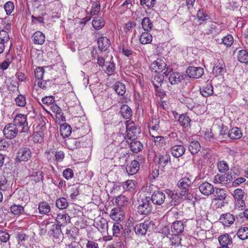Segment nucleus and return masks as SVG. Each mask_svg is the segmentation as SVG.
<instances>
[{
    "label": "nucleus",
    "instance_id": "nucleus-13",
    "mask_svg": "<svg viewBox=\"0 0 248 248\" xmlns=\"http://www.w3.org/2000/svg\"><path fill=\"white\" fill-rule=\"evenodd\" d=\"M138 162L136 160H133L130 163L126 165L125 169L128 175H133L138 172L140 169Z\"/></svg>",
    "mask_w": 248,
    "mask_h": 248
},
{
    "label": "nucleus",
    "instance_id": "nucleus-5",
    "mask_svg": "<svg viewBox=\"0 0 248 248\" xmlns=\"http://www.w3.org/2000/svg\"><path fill=\"white\" fill-rule=\"evenodd\" d=\"M3 133L6 138L12 139L20 133V130L13 123H10L5 125Z\"/></svg>",
    "mask_w": 248,
    "mask_h": 248
},
{
    "label": "nucleus",
    "instance_id": "nucleus-27",
    "mask_svg": "<svg viewBox=\"0 0 248 248\" xmlns=\"http://www.w3.org/2000/svg\"><path fill=\"white\" fill-rule=\"evenodd\" d=\"M178 122L181 126L186 128L190 125L191 120L186 114H182L179 116Z\"/></svg>",
    "mask_w": 248,
    "mask_h": 248
},
{
    "label": "nucleus",
    "instance_id": "nucleus-38",
    "mask_svg": "<svg viewBox=\"0 0 248 248\" xmlns=\"http://www.w3.org/2000/svg\"><path fill=\"white\" fill-rule=\"evenodd\" d=\"M92 25L96 30L101 29L105 25L104 20L100 17H95L92 21Z\"/></svg>",
    "mask_w": 248,
    "mask_h": 248
},
{
    "label": "nucleus",
    "instance_id": "nucleus-44",
    "mask_svg": "<svg viewBox=\"0 0 248 248\" xmlns=\"http://www.w3.org/2000/svg\"><path fill=\"white\" fill-rule=\"evenodd\" d=\"M56 206L60 209H64L68 206V202L65 198L62 197L56 201Z\"/></svg>",
    "mask_w": 248,
    "mask_h": 248
},
{
    "label": "nucleus",
    "instance_id": "nucleus-16",
    "mask_svg": "<svg viewBox=\"0 0 248 248\" xmlns=\"http://www.w3.org/2000/svg\"><path fill=\"white\" fill-rule=\"evenodd\" d=\"M220 220L224 226L229 227L233 223L235 217L232 214L226 213L222 215V217H220Z\"/></svg>",
    "mask_w": 248,
    "mask_h": 248
},
{
    "label": "nucleus",
    "instance_id": "nucleus-15",
    "mask_svg": "<svg viewBox=\"0 0 248 248\" xmlns=\"http://www.w3.org/2000/svg\"><path fill=\"white\" fill-rule=\"evenodd\" d=\"M170 150L172 155L174 157L178 158L185 154L186 149L182 145H175L171 147Z\"/></svg>",
    "mask_w": 248,
    "mask_h": 248
},
{
    "label": "nucleus",
    "instance_id": "nucleus-28",
    "mask_svg": "<svg viewBox=\"0 0 248 248\" xmlns=\"http://www.w3.org/2000/svg\"><path fill=\"white\" fill-rule=\"evenodd\" d=\"M191 182L190 180L186 177L181 178L178 182L177 186L180 188L185 189V192L188 191V187L190 185Z\"/></svg>",
    "mask_w": 248,
    "mask_h": 248
},
{
    "label": "nucleus",
    "instance_id": "nucleus-36",
    "mask_svg": "<svg viewBox=\"0 0 248 248\" xmlns=\"http://www.w3.org/2000/svg\"><path fill=\"white\" fill-rule=\"evenodd\" d=\"M72 132L71 126L67 124H63L61 125L60 133L63 137H68Z\"/></svg>",
    "mask_w": 248,
    "mask_h": 248
},
{
    "label": "nucleus",
    "instance_id": "nucleus-4",
    "mask_svg": "<svg viewBox=\"0 0 248 248\" xmlns=\"http://www.w3.org/2000/svg\"><path fill=\"white\" fill-rule=\"evenodd\" d=\"M126 136L129 140H135L140 133V128L133 122L126 123Z\"/></svg>",
    "mask_w": 248,
    "mask_h": 248
},
{
    "label": "nucleus",
    "instance_id": "nucleus-22",
    "mask_svg": "<svg viewBox=\"0 0 248 248\" xmlns=\"http://www.w3.org/2000/svg\"><path fill=\"white\" fill-rule=\"evenodd\" d=\"M56 220L60 226H64L70 222V217L66 214H59Z\"/></svg>",
    "mask_w": 248,
    "mask_h": 248
},
{
    "label": "nucleus",
    "instance_id": "nucleus-33",
    "mask_svg": "<svg viewBox=\"0 0 248 248\" xmlns=\"http://www.w3.org/2000/svg\"><path fill=\"white\" fill-rule=\"evenodd\" d=\"M141 26L145 31H149L152 29L153 24L149 17H145L142 20Z\"/></svg>",
    "mask_w": 248,
    "mask_h": 248
},
{
    "label": "nucleus",
    "instance_id": "nucleus-19",
    "mask_svg": "<svg viewBox=\"0 0 248 248\" xmlns=\"http://www.w3.org/2000/svg\"><path fill=\"white\" fill-rule=\"evenodd\" d=\"M98 46L101 51H105L109 46L110 41L106 37L101 36L98 39Z\"/></svg>",
    "mask_w": 248,
    "mask_h": 248
},
{
    "label": "nucleus",
    "instance_id": "nucleus-47",
    "mask_svg": "<svg viewBox=\"0 0 248 248\" xmlns=\"http://www.w3.org/2000/svg\"><path fill=\"white\" fill-rule=\"evenodd\" d=\"M159 120L156 118H153L150 123L149 127L153 132L157 131L159 130Z\"/></svg>",
    "mask_w": 248,
    "mask_h": 248
},
{
    "label": "nucleus",
    "instance_id": "nucleus-52",
    "mask_svg": "<svg viewBox=\"0 0 248 248\" xmlns=\"http://www.w3.org/2000/svg\"><path fill=\"white\" fill-rule=\"evenodd\" d=\"M197 16L198 18L202 21H206L210 18V16L203 9H200L198 11Z\"/></svg>",
    "mask_w": 248,
    "mask_h": 248
},
{
    "label": "nucleus",
    "instance_id": "nucleus-53",
    "mask_svg": "<svg viewBox=\"0 0 248 248\" xmlns=\"http://www.w3.org/2000/svg\"><path fill=\"white\" fill-rule=\"evenodd\" d=\"M10 39L8 32L5 30L0 31V41L7 44Z\"/></svg>",
    "mask_w": 248,
    "mask_h": 248
},
{
    "label": "nucleus",
    "instance_id": "nucleus-56",
    "mask_svg": "<svg viewBox=\"0 0 248 248\" xmlns=\"http://www.w3.org/2000/svg\"><path fill=\"white\" fill-rule=\"evenodd\" d=\"M44 133L40 132H35L33 134V140L34 142L41 143L44 140Z\"/></svg>",
    "mask_w": 248,
    "mask_h": 248
},
{
    "label": "nucleus",
    "instance_id": "nucleus-64",
    "mask_svg": "<svg viewBox=\"0 0 248 248\" xmlns=\"http://www.w3.org/2000/svg\"><path fill=\"white\" fill-rule=\"evenodd\" d=\"M54 161L57 162H61L64 157V154L62 151L54 152Z\"/></svg>",
    "mask_w": 248,
    "mask_h": 248
},
{
    "label": "nucleus",
    "instance_id": "nucleus-59",
    "mask_svg": "<svg viewBox=\"0 0 248 248\" xmlns=\"http://www.w3.org/2000/svg\"><path fill=\"white\" fill-rule=\"evenodd\" d=\"M115 202L118 206H123L125 202H127L126 197L125 196L120 195L116 198Z\"/></svg>",
    "mask_w": 248,
    "mask_h": 248
},
{
    "label": "nucleus",
    "instance_id": "nucleus-50",
    "mask_svg": "<svg viewBox=\"0 0 248 248\" xmlns=\"http://www.w3.org/2000/svg\"><path fill=\"white\" fill-rule=\"evenodd\" d=\"M119 50L120 53H122L124 55L127 57H130L135 54L134 52H133L131 49L123 46H119Z\"/></svg>",
    "mask_w": 248,
    "mask_h": 248
},
{
    "label": "nucleus",
    "instance_id": "nucleus-23",
    "mask_svg": "<svg viewBox=\"0 0 248 248\" xmlns=\"http://www.w3.org/2000/svg\"><path fill=\"white\" fill-rule=\"evenodd\" d=\"M213 85L208 83L200 89V93L203 96L208 97L213 94Z\"/></svg>",
    "mask_w": 248,
    "mask_h": 248
},
{
    "label": "nucleus",
    "instance_id": "nucleus-61",
    "mask_svg": "<svg viewBox=\"0 0 248 248\" xmlns=\"http://www.w3.org/2000/svg\"><path fill=\"white\" fill-rule=\"evenodd\" d=\"M152 135L154 138V141L155 145L160 146L165 143V139L163 136H155L154 134Z\"/></svg>",
    "mask_w": 248,
    "mask_h": 248
},
{
    "label": "nucleus",
    "instance_id": "nucleus-1",
    "mask_svg": "<svg viewBox=\"0 0 248 248\" xmlns=\"http://www.w3.org/2000/svg\"><path fill=\"white\" fill-rule=\"evenodd\" d=\"M20 130V133H26L29 130L27 115L17 114L12 123Z\"/></svg>",
    "mask_w": 248,
    "mask_h": 248
},
{
    "label": "nucleus",
    "instance_id": "nucleus-26",
    "mask_svg": "<svg viewBox=\"0 0 248 248\" xmlns=\"http://www.w3.org/2000/svg\"><path fill=\"white\" fill-rule=\"evenodd\" d=\"M188 149L192 154H197L201 149V145L197 140H192L189 142L188 146Z\"/></svg>",
    "mask_w": 248,
    "mask_h": 248
},
{
    "label": "nucleus",
    "instance_id": "nucleus-10",
    "mask_svg": "<svg viewBox=\"0 0 248 248\" xmlns=\"http://www.w3.org/2000/svg\"><path fill=\"white\" fill-rule=\"evenodd\" d=\"M165 198V195L163 192L156 191L153 193L150 199L154 204L160 205L164 202Z\"/></svg>",
    "mask_w": 248,
    "mask_h": 248
},
{
    "label": "nucleus",
    "instance_id": "nucleus-6",
    "mask_svg": "<svg viewBox=\"0 0 248 248\" xmlns=\"http://www.w3.org/2000/svg\"><path fill=\"white\" fill-rule=\"evenodd\" d=\"M31 156V152L28 147H22L17 152L16 160V162L27 161Z\"/></svg>",
    "mask_w": 248,
    "mask_h": 248
},
{
    "label": "nucleus",
    "instance_id": "nucleus-24",
    "mask_svg": "<svg viewBox=\"0 0 248 248\" xmlns=\"http://www.w3.org/2000/svg\"><path fill=\"white\" fill-rule=\"evenodd\" d=\"M242 136V133L240 128L235 127L232 128L228 134V137L232 140H236L241 138Z\"/></svg>",
    "mask_w": 248,
    "mask_h": 248
},
{
    "label": "nucleus",
    "instance_id": "nucleus-32",
    "mask_svg": "<svg viewBox=\"0 0 248 248\" xmlns=\"http://www.w3.org/2000/svg\"><path fill=\"white\" fill-rule=\"evenodd\" d=\"M164 80V77L159 74H155L152 78V83L155 88L161 86Z\"/></svg>",
    "mask_w": 248,
    "mask_h": 248
},
{
    "label": "nucleus",
    "instance_id": "nucleus-63",
    "mask_svg": "<svg viewBox=\"0 0 248 248\" xmlns=\"http://www.w3.org/2000/svg\"><path fill=\"white\" fill-rule=\"evenodd\" d=\"M121 229H122V225L118 223H114L112 228L113 234L115 236H118Z\"/></svg>",
    "mask_w": 248,
    "mask_h": 248
},
{
    "label": "nucleus",
    "instance_id": "nucleus-39",
    "mask_svg": "<svg viewBox=\"0 0 248 248\" xmlns=\"http://www.w3.org/2000/svg\"><path fill=\"white\" fill-rule=\"evenodd\" d=\"M38 103L40 105H41L43 108H44V106H43L46 105V106H49L51 105H52L53 103L55 102L54 97L52 96H45V97H43L41 101H38Z\"/></svg>",
    "mask_w": 248,
    "mask_h": 248
},
{
    "label": "nucleus",
    "instance_id": "nucleus-46",
    "mask_svg": "<svg viewBox=\"0 0 248 248\" xmlns=\"http://www.w3.org/2000/svg\"><path fill=\"white\" fill-rule=\"evenodd\" d=\"M226 197L225 190L222 188H217L216 189V194L215 195V199L216 200H223Z\"/></svg>",
    "mask_w": 248,
    "mask_h": 248
},
{
    "label": "nucleus",
    "instance_id": "nucleus-25",
    "mask_svg": "<svg viewBox=\"0 0 248 248\" xmlns=\"http://www.w3.org/2000/svg\"><path fill=\"white\" fill-rule=\"evenodd\" d=\"M222 29L221 25L216 23L212 22L210 25V29L209 33H211L213 36L217 35L222 31Z\"/></svg>",
    "mask_w": 248,
    "mask_h": 248
},
{
    "label": "nucleus",
    "instance_id": "nucleus-14",
    "mask_svg": "<svg viewBox=\"0 0 248 248\" xmlns=\"http://www.w3.org/2000/svg\"><path fill=\"white\" fill-rule=\"evenodd\" d=\"M184 79V75L179 72H173L169 75V80L171 85L178 84Z\"/></svg>",
    "mask_w": 248,
    "mask_h": 248
},
{
    "label": "nucleus",
    "instance_id": "nucleus-58",
    "mask_svg": "<svg viewBox=\"0 0 248 248\" xmlns=\"http://www.w3.org/2000/svg\"><path fill=\"white\" fill-rule=\"evenodd\" d=\"M4 8L7 15H10L14 9V4L13 2L9 1L4 5Z\"/></svg>",
    "mask_w": 248,
    "mask_h": 248
},
{
    "label": "nucleus",
    "instance_id": "nucleus-30",
    "mask_svg": "<svg viewBox=\"0 0 248 248\" xmlns=\"http://www.w3.org/2000/svg\"><path fill=\"white\" fill-rule=\"evenodd\" d=\"M152 38V35L148 31H146L140 35V42L143 45L148 44L151 43Z\"/></svg>",
    "mask_w": 248,
    "mask_h": 248
},
{
    "label": "nucleus",
    "instance_id": "nucleus-31",
    "mask_svg": "<svg viewBox=\"0 0 248 248\" xmlns=\"http://www.w3.org/2000/svg\"><path fill=\"white\" fill-rule=\"evenodd\" d=\"M52 83V81L50 80H36L34 81V86H37V87L42 89L43 90H46L48 88L51 86V84Z\"/></svg>",
    "mask_w": 248,
    "mask_h": 248
},
{
    "label": "nucleus",
    "instance_id": "nucleus-41",
    "mask_svg": "<svg viewBox=\"0 0 248 248\" xmlns=\"http://www.w3.org/2000/svg\"><path fill=\"white\" fill-rule=\"evenodd\" d=\"M238 60L241 62H248V52L244 49H241L238 51L237 56Z\"/></svg>",
    "mask_w": 248,
    "mask_h": 248
},
{
    "label": "nucleus",
    "instance_id": "nucleus-48",
    "mask_svg": "<svg viewBox=\"0 0 248 248\" xmlns=\"http://www.w3.org/2000/svg\"><path fill=\"white\" fill-rule=\"evenodd\" d=\"M15 101L16 104L20 107H25L26 104L25 96L22 94H18L15 98Z\"/></svg>",
    "mask_w": 248,
    "mask_h": 248
},
{
    "label": "nucleus",
    "instance_id": "nucleus-57",
    "mask_svg": "<svg viewBox=\"0 0 248 248\" xmlns=\"http://www.w3.org/2000/svg\"><path fill=\"white\" fill-rule=\"evenodd\" d=\"M170 240L172 246H179L181 244V238L179 235L173 234Z\"/></svg>",
    "mask_w": 248,
    "mask_h": 248
},
{
    "label": "nucleus",
    "instance_id": "nucleus-20",
    "mask_svg": "<svg viewBox=\"0 0 248 248\" xmlns=\"http://www.w3.org/2000/svg\"><path fill=\"white\" fill-rule=\"evenodd\" d=\"M32 38L35 44L42 45L45 41L44 34L40 31L35 32L32 36Z\"/></svg>",
    "mask_w": 248,
    "mask_h": 248
},
{
    "label": "nucleus",
    "instance_id": "nucleus-18",
    "mask_svg": "<svg viewBox=\"0 0 248 248\" xmlns=\"http://www.w3.org/2000/svg\"><path fill=\"white\" fill-rule=\"evenodd\" d=\"M131 141L130 142L128 141V143L131 150L133 153H137L142 150L143 145L140 141L134 139H131Z\"/></svg>",
    "mask_w": 248,
    "mask_h": 248
},
{
    "label": "nucleus",
    "instance_id": "nucleus-2",
    "mask_svg": "<svg viewBox=\"0 0 248 248\" xmlns=\"http://www.w3.org/2000/svg\"><path fill=\"white\" fill-rule=\"evenodd\" d=\"M137 209L138 212L141 215H146L150 213L153 209L150 197H145L142 199Z\"/></svg>",
    "mask_w": 248,
    "mask_h": 248
},
{
    "label": "nucleus",
    "instance_id": "nucleus-34",
    "mask_svg": "<svg viewBox=\"0 0 248 248\" xmlns=\"http://www.w3.org/2000/svg\"><path fill=\"white\" fill-rule=\"evenodd\" d=\"M220 245L228 246L232 243V238L228 234L221 235L218 237Z\"/></svg>",
    "mask_w": 248,
    "mask_h": 248
},
{
    "label": "nucleus",
    "instance_id": "nucleus-54",
    "mask_svg": "<svg viewBox=\"0 0 248 248\" xmlns=\"http://www.w3.org/2000/svg\"><path fill=\"white\" fill-rule=\"evenodd\" d=\"M233 42V38L231 34H228L221 39V43L227 46H230Z\"/></svg>",
    "mask_w": 248,
    "mask_h": 248
},
{
    "label": "nucleus",
    "instance_id": "nucleus-11",
    "mask_svg": "<svg viewBox=\"0 0 248 248\" xmlns=\"http://www.w3.org/2000/svg\"><path fill=\"white\" fill-rule=\"evenodd\" d=\"M133 221L134 219L133 218H129L126 222L124 228L122 227V229H123V235L124 237L128 238L131 236V234L132 233L133 230H134Z\"/></svg>",
    "mask_w": 248,
    "mask_h": 248
},
{
    "label": "nucleus",
    "instance_id": "nucleus-7",
    "mask_svg": "<svg viewBox=\"0 0 248 248\" xmlns=\"http://www.w3.org/2000/svg\"><path fill=\"white\" fill-rule=\"evenodd\" d=\"M203 72V69L200 67L189 66L186 70L187 76L194 78H201Z\"/></svg>",
    "mask_w": 248,
    "mask_h": 248
},
{
    "label": "nucleus",
    "instance_id": "nucleus-3",
    "mask_svg": "<svg viewBox=\"0 0 248 248\" xmlns=\"http://www.w3.org/2000/svg\"><path fill=\"white\" fill-rule=\"evenodd\" d=\"M155 225L153 221L145 220L143 223H140L134 227L135 233L138 235H145L148 230L153 229Z\"/></svg>",
    "mask_w": 248,
    "mask_h": 248
},
{
    "label": "nucleus",
    "instance_id": "nucleus-8",
    "mask_svg": "<svg viewBox=\"0 0 248 248\" xmlns=\"http://www.w3.org/2000/svg\"><path fill=\"white\" fill-rule=\"evenodd\" d=\"M199 189L200 192L205 196H209L215 191L213 185L206 181L200 184Z\"/></svg>",
    "mask_w": 248,
    "mask_h": 248
},
{
    "label": "nucleus",
    "instance_id": "nucleus-51",
    "mask_svg": "<svg viewBox=\"0 0 248 248\" xmlns=\"http://www.w3.org/2000/svg\"><path fill=\"white\" fill-rule=\"evenodd\" d=\"M213 182L215 184H219L222 186H226L227 185L225 175H216L214 176Z\"/></svg>",
    "mask_w": 248,
    "mask_h": 248
},
{
    "label": "nucleus",
    "instance_id": "nucleus-55",
    "mask_svg": "<svg viewBox=\"0 0 248 248\" xmlns=\"http://www.w3.org/2000/svg\"><path fill=\"white\" fill-rule=\"evenodd\" d=\"M233 196L236 201L243 200L245 192L242 189L238 188L233 191Z\"/></svg>",
    "mask_w": 248,
    "mask_h": 248
},
{
    "label": "nucleus",
    "instance_id": "nucleus-35",
    "mask_svg": "<svg viewBox=\"0 0 248 248\" xmlns=\"http://www.w3.org/2000/svg\"><path fill=\"white\" fill-rule=\"evenodd\" d=\"M170 162V156L169 154H165L160 155L159 157L158 164L159 165L164 168Z\"/></svg>",
    "mask_w": 248,
    "mask_h": 248
},
{
    "label": "nucleus",
    "instance_id": "nucleus-43",
    "mask_svg": "<svg viewBox=\"0 0 248 248\" xmlns=\"http://www.w3.org/2000/svg\"><path fill=\"white\" fill-rule=\"evenodd\" d=\"M136 182L134 180H128L123 183V188L125 190H132L136 188Z\"/></svg>",
    "mask_w": 248,
    "mask_h": 248
},
{
    "label": "nucleus",
    "instance_id": "nucleus-17",
    "mask_svg": "<svg viewBox=\"0 0 248 248\" xmlns=\"http://www.w3.org/2000/svg\"><path fill=\"white\" fill-rule=\"evenodd\" d=\"M110 217L115 221H121L124 219V214L119 207H117L111 210Z\"/></svg>",
    "mask_w": 248,
    "mask_h": 248
},
{
    "label": "nucleus",
    "instance_id": "nucleus-9",
    "mask_svg": "<svg viewBox=\"0 0 248 248\" xmlns=\"http://www.w3.org/2000/svg\"><path fill=\"white\" fill-rule=\"evenodd\" d=\"M166 67V64L164 61L161 59H157L151 64L150 69L155 73H160L164 70Z\"/></svg>",
    "mask_w": 248,
    "mask_h": 248
},
{
    "label": "nucleus",
    "instance_id": "nucleus-37",
    "mask_svg": "<svg viewBox=\"0 0 248 248\" xmlns=\"http://www.w3.org/2000/svg\"><path fill=\"white\" fill-rule=\"evenodd\" d=\"M38 210L40 214H46L50 212V207L47 202H43L39 204Z\"/></svg>",
    "mask_w": 248,
    "mask_h": 248
},
{
    "label": "nucleus",
    "instance_id": "nucleus-42",
    "mask_svg": "<svg viewBox=\"0 0 248 248\" xmlns=\"http://www.w3.org/2000/svg\"><path fill=\"white\" fill-rule=\"evenodd\" d=\"M11 213L15 215L23 214L24 212V207L21 205L13 204L10 207Z\"/></svg>",
    "mask_w": 248,
    "mask_h": 248
},
{
    "label": "nucleus",
    "instance_id": "nucleus-40",
    "mask_svg": "<svg viewBox=\"0 0 248 248\" xmlns=\"http://www.w3.org/2000/svg\"><path fill=\"white\" fill-rule=\"evenodd\" d=\"M114 90L118 94L121 96L124 95L126 92V88L124 84L119 82L115 84Z\"/></svg>",
    "mask_w": 248,
    "mask_h": 248
},
{
    "label": "nucleus",
    "instance_id": "nucleus-21",
    "mask_svg": "<svg viewBox=\"0 0 248 248\" xmlns=\"http://www.w3.org/2000/svg\"><path fill=\"white\" fill-rule=\"evenodd\" d=\"M122 116L125 119H129L132 116L131 108L127 105L124 104L121 107L120 111Z\"/></svg>",
    "mask_w": 248,
    "mask_h": 248
},
{
    "label": "nucleus",
    "instance_id": "nucleus-12",
    "mask_svg": "<svg viewBox=\"0 0 248 248\" xmlns=\"http://www.w3.org/2000/svg\"><path fill=\"white\" fill-rule=\"evenodd\" d=\"M185 225L181 221H174L171 226V231L173 234L181 235L184 232Z\"/></svg>",
    "mask_w": 248,
    "mask_h": 248
},
{
    "label": "nucleus",
    "instance_id": "nucleus-60",
    "mask_svg": "<svg viewBox=\"0 0 248 248\" xmlns=\"http://www.w3.org/2000/svg\"><path fill=\"white\" fill-rule=\"evenodd\" d=\"M44 73V69L42 67H38L34 70V76L36 80H41L42 79Z\"/></svg>",
    "mask_w": 248,
    "mask_h": 248
},
{
    "label": "nucleus",
    "instance_id": "nucleus-29",
    "mask_svg": "<svg viewBox=\"0 0 248 248\" xmlns=\"http://www.w3.org/2000/svg\"><path fill=\"white\" fill-rule=\"evenodd\" d=\"M225 67V64L222 61L217 60L213 67V72L216 75H221Z\"/></svg>",
    "mask_w": 248,
    "mask_h": 248
},
{
    "label": "nucleus",
    "instance_id": "nucleus-45",
    "mask_svg": "<svg viewBox=\"0 0 248 248\" xmlns=\"http://www.w3.org/2000/svg\"><path fill=\"white\" fill-rule=\"evenodd\" d=\"M238 237L241 240H244L248 238V228L243 227L239 229L237 232Z\"/></svg>",
    "mask_w": 248,
    "mask_h": 248
},
{
    "label": "nucleus",
    "instance_id": "nucleus-62",
    "mask_svg": "<svg viewBox=\"0 0 248 248\" xmlns=\"http://www.w3.org/2000/svg\"><path fill=\"white\" fill-rule=\"evenodd\" d=\"M62 175L66 179L69 180L73 177L74 172L71 169L67 168L63 171Z\"/></svg>",
    "mask_w": 248,
    "mask_h": 248
},
{
    "label": "nucleus",
    "instance_id": "nucleus-49",
    "mask_svg": "<svg viewBox=\"0 0 248 248\" xmlns=\"http://www.w3.org/2000/svg\"><path fill=\"white\" fill-rule=\"evenodd\" d=\"M217 167L220 173L226 172L229 170V166L225 161H220L217 163Z\"/></svg>",
    "mask_w": 248,
    "mask_h": 248
}]
</instances>
